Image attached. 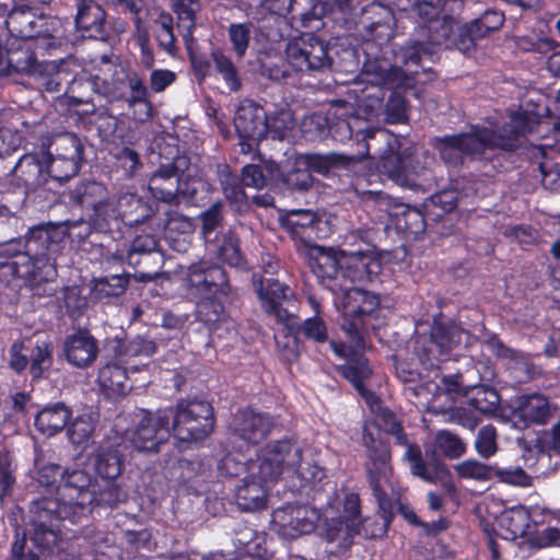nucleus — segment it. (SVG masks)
Masks as SVG:
<instances>
[{
    "mask_svg": "<svg viewBox=\"0 0 560 560\" xmlns=\"http://www.w3.org/2000/svg\"><path fill=\"white\" fill-rule=\"evenodd\" d=\"M202 234L206 242L211 241V234L217 230L221 222L220 206L214 205L209 210L202 213Z\"/></svg>",
    "mask_w": 560,
    "mask_h": 560,
    "instance_id": "0e129e2a",
    "label": "nucleus"
},
{
    "mask_svg": "<svg viewBox=\"0 0 560 560\" xmlns=\"http://www.w3.org/2000/svg\"><path fill=\"white\" fill-rule=\"evenodd\" d=\"M0 15H7V28L12 36L31 39L49 35L46 18L38 15L27 5L14 7L10 10L7 3H0Z\"/></svg>",
    "mask_w": 560,
    "mask_h": 560,
    "instance_id": "aec40b11",
    "label": "nucleus"
},
{
    "mask_svg": "<svg viewBox=\"0 0 560 560\" xmlns=\"http://www.w3.org/2000/svg\"><path fill=\"white\" fill-rule=\"evenodd\" d=\"M184 164L185 161L178 158L174 164L162 165L153 174L149 180V189L154 198L165 202H172L178 195L195 199L199 189H207V184L199 178L179 177L173 180Z\"/></svg>",
    "mask_w": 560,
    "mask_h": 560,
    "instance_id": "f3484780",
    "label": "nucleus"
},
{
    "mask_svg": "<svg viewBox=\"0 0 560 560\" xmlns=\"http://www.w3.org/2000/svg\"><path fill=\"white\" fill-rule=\"evenodd\" d=\"M230 425L240 439L256 444L267 436L272 422L267 415L242 410L233 417Z\"/></svg>",
    "mask_w": 560,
    "mask_h": 560,
    "instance_id": "a878e982",
    "label": "nucleus"
},
{
    "mask_svg": "<svg viewBox=\"0 0 560 560\" xmlns=\"http://www.w3.org/2000/svg\"><path fill=\"white\" fill-rule=\"evenodd\" d=\"M335 295V306L341 314L340 327L350 339L351 345L330 343L334 352L346 364L364 359L360 352L365 348V334L383 324L380 298L375 293L353 288L348 283L334 281L324 283Z\"/></svg>",
    "mask_w": 560,
    "mask_h": 560,
    "instance_id": "39448f33",
    "label": "nucleus"
},
{
    "mask_svg": "<svg viewBox=\"0 0 560 560\" xmlns=\"http://www.w3.org/2000/svg\"><path fill=\"white\" fill-rule=\"evenodd\" d=\"M62 225L39 224L28 230L25 243L10 241L0 246V281L24 279L30 283L50 281L56 275V258L67 241Z\"/></svg>",
    "mask_w": 560,
    "mask_h": 560,
    "instance_id": "7ed1b4c3",
    "label": "nucleus"
},
{
    "mask_svg": "<svg viewBox=\"0 0 560 560\" xmlns=\"http://www.w3.org/2000/svg\"><path fill=\"white\" fill-rule=\"evenodd\" d=\"M42 149L40 152L24 154L15 164L13 172L27 187L36 188L48 183Z\"/></svg>",
    "mask_w": 560,
    "mask_h": 560,
    "instance_id": "c756f323",
    "label": "nucleus"
},
{
    "mask_svg": "<svg viewBox=\"0 0 560 560\" xmlns=\"http://www.w3.org/2000/svg\"><path fill=\"white\" fill-rule=\"evenodd\" d=\"M435 444L444 455L451 458L462 456L466 450L464 442L448 431L439 432L435 438Z\"/></svg>",
    "mask_w": 560,
    "mask_h": 560,
    "instance_id": "3c124183",
    "label": "nucleus"
},
{
    "mask_svg": "<svg viewBox=\"0 0 560 560\" xmlns=\"http://www.w3.org/2000/svg\"><path fill=\"white\" fill-rule=\"evenodd\" d=\"M24 345L20 342H15L12 345L10 349V366L16 372H21L26 369L28 364V359L26 354L23 353Z\"/></svg>",
    "mask_w": 560,
    "mask_h": 560,
    "instance_id": "338daca9",
    "label": "nucleus"
},
{
    "mask_svg": "<svg viewBox=\"0 0 560 560\" xmlns=\"http://www.w3.org/2000/svg\"><path fill=\"white\" fill-rule=\"evenodd\" d=\"M368 427H365V434L363 436L364 443L369 448V462L366 464V469L378 506L384 514H386L392 509L389 491L393 495H396L392 481L389 448L381 439H374L372 433L368 432Z\"/></svg>",
    "mask_w": 560,
    "mask_h": 560,
    "instance_id": "4468645a",
    "label": "nucleus"
},
{
    "mask_svg": "<svg viewBox=\"0 0 560 560\" xmlns=\"http://www.w3.org/2000/svg\"><path fill=\"white\" fill-rule=\"evenodd\" d=\"M136 428H127L126 416H118L115 419L114 432L122 438V443L128 440L139 452H158L160 445L164 444L171 434L167 413L159 410L156 413H149L143 410L133 415Z\"/></svg>",
    "mask_w": 560,
    "mask_h": 560,
    "instance_id": "f8f14e48",
    "label": "nucleus"
},
{
    "mask_svg": "<svg viewBox=\"0 0 560 560\" xmlns=\"http://www.w3.org/2000/svg\"><path fill=\"white\" fill-rule=\"evenodd\" d=\"M52 364V343L47 340H37L31 354V374L40 377Z\"/></svg>",
    "mask_w": 560,
    "mask_h": 560,
    "instance_id": "a19ab883",
    "label": "nucleus"
},
{
    "mask_svg": "<svg viewBox=\"0 0 560 560\" xmlns=\"http://www.w3.org/2000/svg\"><path fill=\"white\" fill-rule=\"evenodd\" d=\"M71 412L65 404H54L42 409L35 417L36 429L46 436L60 432L69 421Z\"/></svg>",
    "mask_w": 560,
    "mask_h": 560,
    "instance_id": "2f4dec72",
    "label": "nucleus"
},
{
    "mask_svg": "<svg viewBox=\"0 0 560 560\" xmlns=\"http://www.w3.org/2000/svg\"><path fill=\"white\" fill-rule=\"evenodd\" d=\"M443 385L445 390L452 395L468 397L469 405L482 413L494 411L499 404L495 390L483 386L463 387L458 376L443 377Z\"/></svg>",
    "mask_w": 560,
    "mask_h": 560,
    "instance_id": "393cba45",
    "label": "nucleus"
},
{
    "mask_svg": "<svg viewBox=\"0 0 560 560\" xmlns=\"http://www.w3.org/2000/svg\"><path fill=\"white\" fill-rule=\"evenodd\" d=\"M463 335H466V332L462 331L456 326L445 327L438 325L434 326L432 330L433 342L440 348L441 353L451 351L462 341Z\"/></svg>",
    "mask_w": 560,
    "mask_h": 560,
    "instance_id": "a18cd8bd",
    "label": "nucleus"
},
{
    "mask_svg": "<svg viewBox=\"0 0 560 560\" xmlns=\"http://www.w3.org/2000/svg\"><path fill=\"white\" fill-rule=\"evenodd\" d=\"M278 176H280L279 167L272 162H267L264 166L250 164L243 167L242 183L260 189L267 182H275Z\"/></svg>",
    "mask_w": 560,
    "mask_h": 560,
    "instance_id": "c9c22d12",
    "label": "nucleus"
},
{
    "mask_svg": "<svg viewBox=\"0 0 560 560\" xmlns=\"http://www.w3.org/2000/svg\"><path fill=\"white\" fill-rule=\"evenodd\" d=\"M221 184L224 191V195L231 201L236 203H242L245 194L243 191L242 186L237 183L236 177L230 173L221 174Z\"/></svg>",
    "mask_w": 560,
    "mask_h": 560,
    "instance_id": "680f3d73",
    "label": "nucleus"
},
{
    "mask_svg": "<svg viewBox=\"0 0 560 560\" xmlns=\"http://www.w3.org/2000/svg\"><path fill=\"white\" fill-rule=\"evenodd\" d=\"M529 156L539 171L544 187L560 191V153L549 145H536L530 149Z\"/></svg>",
    "mask_w": 560,
    "mask_h": 560,
    "instance_id": "c85d7f7f",
    "label": "nucleus"
},
{
    "mask_svg": "<svg viewBox=\"0 0 560 560\" xmlns=\"http://www.w3.org/2000/svg\"><path fill=\"white\" fill-rule=\"evenodd\" d=\"M122 363L108 362L101 366L97 383L101 392L109 399H118L126 396L131 389L127 376V370L138 371L137 365H121Z\"/></svg>",
    "mask_w": 560,
    "mask_h": 560,
    "instance_id": "b1692460",
    "label": "nucleus"
},
{
    "mask_svg": "<svg viewBox=\"0 0 560 560\" xmlns=\"http://www.w3.org/2000/svg\"><path fill=\"white\" fill-rule=\"evenodd\" d=\"M460 478L485 481L493 476V466H488L475 459H467L455 467Z\"/></svg>",
    "mask_w": 560,
    "mask_h": 560,
    "instance_id": "49530a36",
    "label": "nucleus"
},
{
    "mask_svg": "<svg viewBox=\"0 0 560 560\" xmlns=\"http://www.w3.org/2000/svg\"><path fill=\"white\" fill-rule=\"evenodd\" d=\"M184 281L189 294L197 300L199 318L207 324L220 322L224 316L222 300L230 292L225 271L201 260L188 267Z\"/></svg>",
    "mask_w": 560,
    "mask_h": 560,
    "instance_id": "6e6552de",
    "label": "nucleus"
},
{
    "mask_svg": "<svg viewBox=\"0 0 560 560\" xmlns=\"http://www.w3.org/2000/svg\"><path fill=\"white\" fill-rule=\"evenodd\" d=\"M34 541L39 547L47 549L49 551H54L55 549H60V533L59 530H56L52 525L50 527H47L44 523H40L35 528Z\"/></svg>",
    "mask_w": 560,
    "mask_h": 560,
    "instance_id": "6e6d98bb",
    "label": "nucleus"
},
{
    "mask_svg": "<svg viewBox=\"0 0 560 560\" xmlns=\"http://www.w3.org/2000/svg\"><path fill=\"white\" fill-rule=\"evenodd\" d=\"M168 425L179 448L206 439L214 425L210 404L202 400H180L173 408L165 409Z\"/></svg>",
    "mask_w": 560,
    "mask_h": 560,
    "instance_id": "9b49d317",
    "label": "nucleus"
},
{
    "mask_svg": "<svg viewBox=\"0 0 560 560\" xmlns=\"http://www.w3.org/2000/svg\"><path fill=\"white\" fill-rule=\"evenodd\" d=\"M285 54L293 70H320L330 67L326 46L310 33L290 40Z\"/></svg>",
    "mask_w": 560,
    "mask_h": 560,
    "instance_id": "a211bd4d",
    "label": "nucleus"
},
{
    "mask_svg": "<svg viewBox=\"0 0 560 560\" xmlns=\"http://www.w3.org/2000/svg\"><path fill=\"white\" fill-rule=\"evenodd\" d=\"M93 214L91 217L92 224L100 231H106L110 224L117 223L122 217L121 209L116 205V197H105L104 199L93 203Z\"/></svg>",
    "mask_w": 560,
    "mask_h": 560,
    "instance_id": "f704fd0d",
    "label": "nucleus"
},
{
    "mask_svg": "<svg viewBox=\"0 0 560 560\" xmlns=\"http://www.w3.org/2000/svg\"><path fill=\"white\" fill-rule=\"evenodd\" d=\"M95 427L92 412L78 416L68 428V436L72 444L84 446L91 439Z\"/></svg>",
    "mask_w": 560,
    "mask_h": 560,
    "instance_id": "ea45409f",
    "label": "nucleus"
},
{
    "mask_svg": "<svg viewBox=\"0 0 560 560\" xmlns=\"http://www.w3.org/2000/svg\"><path fill=\"white\" fill-rule=\"evenodd\" d=\"M222 464L229 475H240L245 470L246 476L235 490V501L246 512L265 508L270 486L284 474L295 475L305 483H316L325 477V470L304 460L302 446L291 440L266 445L257 453L256 459L242 463L230 454Z\"/></svg>",
    "mask_w": 560,
    "mask_h": 560,
    "instance_id": "f03ea898",
    "label": "nucleus"
},
{
    "mask_svg": "<svg viewBox=\"0 0 560 560\" xmlns=\"http://www.w3.org/2000/svg\"><path fill=\"white\" fill-rule=\"evenodd\" d=\"M172 8L178 19L177 30L185 44L188 46L189 42L192 39L196 13L200 9V3L198 0H173Z\"/></svg>",
    "mask_w": 560,
    "mask_h": 560,
    "instance_id": "473e14b6",
    "label": "nucleus"
},
{
    "mask_svg": "<svg viewBox=\"0 0 560 560\" xmlns=\"http://www.w3.org/2000/svg\"><path fill=\"white\" fill-rule=\"evenodd\" d=\"M415 11L419 16L425 19V22L423 25L419 28V34L423 38L419 45L421 46V49H424V45H431V46H445L446 48L453 47L452 44H436L432 43L430 40V32L427 30L428 25L432 20L441 19V16H435V8L430 4L427 0H424L422 3L417 0L415 4H412L410 8L406 9L405 11ZM443 20L446 21H454L453 19L442 16Z\"/></svg>",
    "mask_w": 560,
    "mask_h": 560,
    "instance_id": "58836bf2",
    "label": "nucleus"
},
{
    "mask_svg": "<svg viewBox=\"0 0 560 560\" xmlns=\"http://www.w3.org/2000/svg\"><path fill=\"white\" fill-rule=\"evenodd\" d=\"M128 285V278L124 276H112L97 279L92 289V295L100 300L117 298L125 293Z\"/></svg>",
    "mask_w": 560,
    "mask_h": 560,
    "instance_id": "4c0bfd02",
    "label": "nucleus"
},
{
    "mask_svg": "<svg viewBox=\"0 0 560 560\" xmlns=\"http://www.w3.org/2000/svg\"><path fill=\"white\" fill-rule=\"evenodd\" d=\"M155 352V343L152 340L137 337L124 347V350L118 354V360L127 365H131L130 361L133 358H149Z\"/></svg>",
    "mask_w": 560,
    "mask_h": 560,
    "instance_id": "37998d69",
    "label": "nucleus"
},
{
    "mask_svg": "<svg viewBox=\"0 0 560 560\" xmlns=\"http://www.w3.org/2000/svg\"><path fill=\"white\" fill-rule=\"evenodd\" d=\"M282 180L289 188L299 191L307 190L313 184L312 174H310L306 167H302L298 164V156H295Z\"/></svg>",
    "mask_w": 560,
    "mask_h": 560,
    "instance_id": "de8ad7c7",
    "label": "nucleus"
},
{
    "mask_svg": "<svg viewBox=\"0 0 560 560\" xmlns=\"http://www.w3.org/2000/svg\"><path fill=\"white\" fill-rule=\"evenodd\" d=\"M21 137L10 128H0V156L10 154L20 145Z\"/></svg>",
    "mask_w": 560,
    "mask_h": 560,
    "instance_id": "69168bd1",
    "label": "nucleus"
},
{
    "mask_svg": "<svg viewBox=\"0 0 560 560\" xmlns=\"http://www.w3.org/2000/svg\"><path fill=\"white\" fill-rule=\"evenodd\" d=\"M98 345L86 330H78L67 336L63 342V353L67 361L77 368H84L94 362Z\"/></svg>",
    "mask_w": 560,
    "mask_h": 560,
    "instance_id": "cd10ccee",
    "label": "nucleus"
},
{
    "mask_svg": "<svg viewBox=\"0 0 560 560\" xmlns=\"http://www.w3.org/2000/svg\"><path fill=\"white\" fill-rule=\"evenodd\" d=\"M502 504L494 500L485 502L486 515L482 516L481 526L489 536L488 546L493 559H499V546L493 536L504 540H514L525 536L528 530L527 508L516 505L501 510Z\"/></svg>",
    "mask_w": 560,
    "mask_h": 560,
    "instance_id": "ddd939ff",
    "label": "nucleus"
},
{
    "mask_svg": "<svg viewBox=\"0 0 560 560\" xmlns=\"http://www.w3.org/2000/svg\"><path fill=\"white\" fill-rule=\"evenodd\" d=\"M125 448L122 438L114 432L89 457V466L103 480L113 481L121 474Z\"/></svg>",
    "mask_w": 560,
    "mask_h": 560,
    "instance_id": "412c9836",
    "label": "nucleus"
},
{
    "mask_svg": "<svg viewBox=\"0 0 560 560\" xmlns=\"http://www.w3.org/2000/svg\"><path fill=\"white\" fill-rule=\"evenodd\" d=\"M364 13L376 14L380 18L376 21L364 22V28L366 31L363 36L364 40L374 42L377 45L387 43L393 36L392 11L378 2H372L366 9H364Z\"/></svg>",
    "mask_w": 560,
    "mask_h": 560,
    "instance_id": "7c9ffc66",
    "label": "nucleus"
},
{
    "mask_svg": "<svg viewBox=\"0 0 560 560\" xmlns=\"http://www.w3.org/2000/svg\"><path fill=\"white\" fill-rule=\"evenodd\" d=\"M75 25L85 37L104 40L108 36L105 11L91 0L79 1Z\"/></svg>",
    "mask_w": 560,
    "mask_h": 560,
    "instance_id": "bb28decb",
    "label": "nucleus"
},
{
    "mask_svg": "<svg viewBox=\"0 0 560 560\" xmlns=\"http://www.w3.org/2000/svg\"><path fill=\"white\" fill-rule=\"evenodd\" d=\"M529 131L528 120L523 113H513L501 127L489 130L475 127L469 132L445 137L438 141L442 160L451 165L463 162L465 156L478 158L494 148L512 150L520 139Z\"/></svg>",
    "mask_w": 560,
    "mask_h": 560,
    "instance_id": "423d86ee",
    "label": "nucleus"
},
{
    "mask_svg": "<svg viewBox=\"0 0 560 560\" xmlns=\"http://www.w3.org/2000/svg\"><path fill=\"white\" fill-rule=\"evenodd\" d=\"M214 250L218 257L230 266L237 267L242 262V255L237 240L231 231L215 236Z\"/></svg>",
    "mask_w": 560,
    "mask_h": 560,
    "instance_id": "e433bc0d",
    "label": "nucleus"
},
{
    "mask_svg": "<svg viewBox=\"0 0 560 560\" xmlns=\"http://www.w3.org/2000/svg\"><path fill=\"white\" fill-rule=\"evenodd\" d=\"M319 512L310 505L288 504L272 512L271 529L281 538L292 540L320 529V535L340 547H348L351 539L360 533V500L358 494L349 493L343 500L341 516L329 506L319 525Z\"/></svg>",
    "mask_w": 560,
    "mask_h": 560,
    "instance_id": "20e7f679",
    "label": "nucleus"
},
{
    "mask_svg": "<svg viewBox=\"0 0 560 560\" xmlns=\"http://www.w3.org/2000/svg\"><path fill=\"white\" fill-rule=\"evenodd\" d=\"M129 86L131 90V95L129 100L130 106L135 104H139L142 107L141 113L137 116L139 120H145L151 117V107L150 104L145 101L147 97V88L143 83L136 79H130Z\"/></svg>",
    "mask_w": 560,
    "mask_h": 560,
    "instance_id": "4d7b16f0",
    "label": "nucleus"
},
{
    "mask_svg": "<svg viewBox=\"0 0 560 560\" xmlns=\"http://www.w3.org/2000/svg\"><path fill=\"white\" fill-rule=\"evenodd\" d=\"M156 40L165 51L174 54L176 50V36L174 33L173 18L162 13L154 23Z\"/></svg>",
    "mask_w": 560,
    "mask_h": 560,
    "instance_id": "79ce46f5",
    "label": "nucleus"
},
{
    "mask_svg": "<svg viewBox=\"0 0 560 560\" xmlns=\"http://www.w3.org/2000/svg\"><path fill=\"white\" fill-rule=\"evenodd\" d=\"M279 221L293 237L301 238L310 247V256L314 260L312 256V247L314 245H310L308 241L323 236L320 229V225L325 224L323 219L312 210L292 209L281 213Z\"/></svg>",
    "mask_w": 560,
    "mask_h": 560,
    "instance_id": "4be33fe9",
    "label": "nucleus"
},
{
    "mask_svg": "<svg viewBox=\"0 0 560 560\" xmlns=\"http://www.w3.org/2000/svg\"><path fill=\"white\" fill-rule=\"evenodd\" d=\"M385 79L387 90L410 89V78L407 72H360L359 80L350 90L357 101V110L353 117L346 121L352 136L359 139L362 136L368 152L373 151L377 159V168L386 174L396 184L411 189L425 190L430 186L428 167L433 159L422 154L423 161L416 154L407 141L385 129L360 128V120L378 121L381 117L388 124H399L407 119L405 98L398 91H394L383 109L385 91L383 86L374 84V80Z\"/></svg>",
    "mask_w": 560,
    "mask_h": 560,
    "instance_id": "f257e3e1",
    "label": "nucleus"
},
{
    "mask_svg": "<svg viewBox=\"0 0 560 560\" xmlns=\"http://www.w3.org/2000/svg\"><path fill=\"white\" fill-rule=\"evenodd\" d=\"M62 468L58 465L50 464L42 467L38 470L37 480L43 487H46L49 491L56 490V487L61 482Z\"/></svg>",
    "mask_w": 560,
    "mask_h": 560,
    "instance_id": "052dcab7",
    "label": "nucleus"
},
{
    "mask_svg": "<svg viewBox=\"0 0 560 560\" xmlns=\"http://www.w3.org/2000/svg\"><path fill=\"white\" fill-rule=\"evenodd\" d=\"M82 154L81 141L74 135L57 137L47 151L43 149L48 180L63 183L75 176L80 170Z\"/></svg>",
    "mask_w": 560,
    "mask_h": 560,
    "instance_id": "dca6fc26",
    "label": "nucleus"
},
{
    "mask_svg": "<svg viewBox=\"0 0 560 560\" xmlns=\"http://www.w3.org/2000/svg\"><path fill=\"white\" fill-rule=\"evenodd\" d=\"M229 37L236 55L240 58L243 57L249 44L250 25L244 23L231 24L229 27Z\"/></svg>",
    "mask_w": 560,
    "mask_h": 560,
    "instance_id": "5fc2aeb1",
    "label": "nucleus"
},
{
    "mask_svg": "<svg viewBox=\"0 0 560 560\" xmlns=\"http://www.w3.org/2000/svg\"><path fill=\"white\" fill-rule=\"evenodd\" d=\"M341 162V158L336 154L330 155H319V154H300L298 155V164L302 167H306L312 172H316L318 174H326L330 171L331 167L339 164Z\"/></svg>",
    "mask_w": 560,
    "mask_h": 560,
    "instance_id": "c03bdc74",
    "label": "nucleus"
},
{
    "mask_svg": "<svg viewBox=\"0 0 560 560\" xmlns=\"http://www.w3.org/2000/svg\"><path fill=\"white\" fill-rule=\"evenodd\" d=\"M106 196V188L96 182L82 184L75 190L78 202L84 207H91L92 209L93 203H97V201L104 199Z\"/></svg>",
    "mask_w": 560,
    "mask_h": 560,
    "instance_id": "8fccbe9b",
    "label": "nucleus"
},
{
    "mask_svg": "<svg viewBox=\"0 0 560 560\" xmlns=\"http://www.w3.org/2000/svg\"><path fill=\"white\" fill-rule=\"evenodd\" d=\"M253 282L265 312L280 324L291 327L293 315L283 307V304L291 301L292 290L273 278L257 279L254 276Z\"/></svg>",
    "mask_w": 560,
    "mask_h": 560,
    "instance_id": "6ab92c4d",
    "label": "nucleus"
},
{
    "mask_svg": "<svg viewBox=\"0 0 560 560\" xmlns=\"http://www.w3.org/2000/svg\"><path fill=\"white\" fill-rule=\"evenodd\" d=\"M234 126L240 138L258 141L267 133L266 113L256 103L245 100L236 109Z\"/></svg>",
    "mask_w": 560,
    "mask_h": 560,
    "instance_id": "5701e85b",
    "label": "nucleus"
},
{
    "mask_svg": "<svg viewBox=\"0 0 560 560\" xmlns=\"http://www.w3.org/2000/svg\"><path fill=\"white\" fill-rule=\"evenodd\" d=\"M475 447L483 458L493 456L498 450L495 429L491 425L482 427L476 438Z\"/></svg>",
    "mask_w": 560,
    "mask_h": 560,
    "instance_id": "603ef678",
    "label": "nucleus"
},
{
    "mask_svg": "<svg viewBox=\"0 0 560 560\" xmlns=\"http://www.w3.org/2000/svg\"><path fill=\"white\" fill-rule=\"evenodd\" d=\"M503 22L502 13L489 10L469 24L460 25L456 21L443 19L432 20L427 30L430 32L432 43L452 44L457 50L467 54L476 46L478 39L501 27Z\"/></svg>",
    "mask_w": 560,
    "mask_h": 560,
    "instance_id": "9d476101",
    "label": "nucleus"
},
{
    "mask_svg": "<svg viewBox=\"0 0 560 560\" xmlns=\"http://www.w3.org/2000/svg\"><path fill=\"white\" fill-rule=\"evenodd\" d=\"M122 500V493L117 485L108 481L106 488L100 492L95 489L93 503L98 505L114 506Z\"/></svg>",
    "mask_w": 560,
    "mask_h": 560,
    "instance_id": "e2e57ef3",
    "label": "nucleus"
},
{
    "mask_svg": "<svg viewBox=\"0 0 560 560\" xmlns=\"http://www.w3.org/2000/svg\"><path fill=\"white\" fill-rule=\"evenodd\" d=\"M493 476H495L501 482L526 487L529 485V477L525 471L520 468H499L493 466Z\"/></svg>",
    "mask_w": 560,
    "mask_h": 560,
    "instance_id": "13d9d810",
    "label": "nucleus"
},
{
    "mask_svg": "<svg viewBox=\"0 0 560 560\" xmlns=\"http://www.w3.org/2000/svg\"><path fill=\"white\" fill-rule=\"evenodd\" d=\"M299 331L306 339H310L314 342H325L328 339V330L325 322L319 316H313L305 319Z\"/></svg>",
    "mask_w": 560,
    "mask_h": 560,
    "instance_id": "864d4df0",
    "label": "nucleus"
},
{
    "mask_svg": "<svg viewBox=\"0 0 560 560\" xmlns=\"http://www.w3.org/2000/svg\"><path fill=\"white\" fill-rule=\"evenodd\" d=\"M341 373L365 399L371 412L374 415V424L380 430L393 434L400 444H406V435L402 433L393 412L382 404L378 397L364 386V381L368 380L372 373L368 360L359 359L355 363L345 364L341 368Z\"/></svg>",
    "mask_w": 560,
    "mask_h": 560,
    "instance_id": "2eb2a0df",
    "label": "nucleus"
},
{
    "mask_svg": "<svg viewBox=\"0 0 560 560\" xmlns=\"http://www.w3.org/2000/svg\"><path fill=\"white\" fill-rule=\"evenodd\" d=\"M95 487L85 471L62 469L61 482L56 487V497L45 499L43 510L47 514H54L58 520H70L74 523L86 506L93 503Z\"/></svg>",
    "mask_w": 560,
    "mask_h": 560,
    "instance_id": "1a4fd4ad",
    "label": "nucleus"
},
{
    "mask_svg": "<svg viewBox=\"0 0 560 560\" xmlns=\"http://www.w3.org/2000/svg\"><path fill=\"white\" fill-rule=\"evenodd\" d=\"M65 305L71 316H78L86 308L88 300L78 287H70L65 291Z\"/></svg>",
    "mask_w": 560,
    "mask_h": 560,
    "instance_id": "bf43d9fd",
    "label": "nucleus"
},
{
    "mask_svg": "<svg viewBox=\"0 0 560 560\" xmlns=\"http://www.w3.org/2000/svg\"><path fill=\"white\" fill-rule=\"evenodd\" d=\"M404 458L409 463L411 474L427 482L435 481V472L431 471L422 460L421 451L416 445H408Z\"/></svg>",
    "mask_w": 560,
    "mask_h": 560,
    "instance_id": "09e8293b",
    "label": "nucleus"
},
{
    "mask_svg": "<svg viewBox=\"0 0 560 560\" xmlns=\"http://www.w3.org/2000/svg\"><path fill=\"white\" fill-rule=\"evenodd\" d=\"M314 273L323 283L372 282L383 271L388 254L380 253L374 247L347 252L343 249L312 247Z\"/></svg>",
    "mask_w": 560,
    "mask_h": 560,
    "instance_id": "0eeeda50",
    "label": "nucleus"
},
{
    "mask_svg": "<svg viewBox=\"0 0 560 560\" xmlns=\"http://www.w3.org/2000/svg\"><path fill=\"white\" fill-rule=\"evenodd\" d=\"M26 537L16 533L15 539L12 544L11 553L13 560H38L37 556L32 552H25Z\"/></svg>",
    "mask_w": 560,
    "mask_h": 560,
    "instance_id": "774afa93",
    "label": "nucleus"
},
{
    "mask_svg": "<svg viewBox=\"0 0 560 560\" xmlns=\"http://www.w3.org/2000/svg\"><path fill=\"white\" fill-rule=\"evenodd\" d=\"M518 411L522 418L535 423L547 422L551 412L546 397L537 394L520 397Z\"/></svg>",
    "mask_w": 560,
    "mask_h": 560,
    "instance_id": "72a5a7b5",
    "label": "nucleus"
}]
</instances>
